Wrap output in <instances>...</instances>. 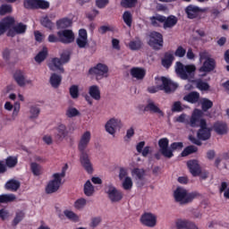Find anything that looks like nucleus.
Instances as JSON below:
<instances>
[{
    "label": "nucleus",
    "mask_w": 229,
    "mask_h": 229,
    "mask_svg": "<svg viewBox=\"0 0 229 229\" xmlns=\"http://www.w3.org/2000/svg\"><path fill=\"white\" fill-rule=\"evenodd\" d=\"M90 140H92V133L90 131H86L81 135L78 143V149L81 151V164L82 167H84L85 171L89 173V174H92L94 172L92 163H90V157H89V154L85 152L87 148H89V144H90Z\"/></svg>",
    "instance_id": "obj_1"
},
{
    "label": "nucleus",
    "mask_w": 229,
    "mask_h": 229,
    "mask_svg": "<svg viewBox=\"0 0 229 229\" xmlns=\"http://www.w3.org/2000/svg\"><path fill=\"white\" fill-rule=\"evenodd\" d=\"M157 86H151L148 88V92L150 94H155L158 92V90H165L166 94H169L171 92H174L176 89H178V84L175 82H173L171 80L162 77V78H156ZM161 83V85H160Z\"/></svg>",
    "instance_id": "obj_2"
},
{
    "label": "nucleus",
    "mask_w": 229,
    "mask_h": 229,
    "mask_svg": "<svg viewBox=\"0 0 229 229\" xmlns=\"http://www.w3.org/2000/svg\"><path fill=\"white\" fill-rule=\"evenodd\" d=\"M67 172V165L62 168L61 173H55L52 175V180L48 182L46 187L47 194H54L62 186V180L65 178V173Z\"/></svg>",
    "instance_id": "obj_3"
},
{
    "label": "nucleus",
    "mask_w": 229,
    "mask_h": 229,
    "mask_svg": "<svg viewBox=\"0 0 229 229\" xmlns=\"http://www.w3.org/2000/svg\"><path fill=\"white\" fill-rule=\"evenodd\" d=\"M199 196V193L193 191L191 193L187 192L182 187H177L174 191V198L177 203L180 205H187V203H191L192 200L196 199Z\"/></svg>",
    "instance_id": "obj_4"
},
{
    "label": "nucleus",
    "mask_w": 229,
    "mask_h": 229,
    "mask_svg": "<svg viewBox=\"0 0 229 229\" xmlns=\"http://www.w3.org/2000/svg\"><path fill=\"white\" fill-rule=\"evenodd\" d=\"M203 116V111L199 109H194L191 118L185 114L175 117L176 123H182L183 124H189L191 128H198L199 126V119Z\"/></svg>",
    "instance_id": "obj_5"
},
{
    "label": "nucleus",
    "mask_w": 229,
    "mask_h": 229,
    "mask_svg": "<svg viewBox=\"0 0 229 229\" xmlns=\"http://www.w3.org/2000/svg\"><path fill=\"white\" fill-rule=\"evenodd\" d=\"M199 127L200 129L199 130L197 133L198 139H196L194 136L190 135L189 136V140L192 142V144H196V146H201V140H208L210 139V129L207 128V121L205 119H199Z\"/></svg>",
    "instance_id": "obj_6"
},
{
    "label": "nucleus",
    "mask_w": 229,
    "mask_h": 229,
    "mask_svg": "<svg viewBox=\"0 0 229 229\" xmlns=\"http://www.w3.org/2000/svg\"><path fill=\"white\" fill-rule=\"evenodd\" d=\"M175 72L180 76L182 80H191L194 78L196 72V65L194 64H183L181 62H177L175 64Z\"/></svg>",
    "instance_id": "obj_7"
},
{
    "label": "nucleus",
    "mask_w": 229,
    "mask_h": 229,
    "mask_svg": "<svg viewBox=\"0 0 229 229\" xmlns=\"http://www.w3.org/2000/svg\"><path fill=\"white\" fill-rule=\"evenodd\" d=\"M71 60V53L69 51H64L61 54L60 58H53L48 63V67L50 71H60V72L64 73V67L62 66L64 64H67Z\"/></svg>",
    "instance_id": "obj_8"
},
{
    "label": "nucleus",
    "mask_w": 229,
    "mask_h": 229,
    "mask_svg": "<svg viewBox=\"0 0 229 229\" xmlns=\"http://www.w3.org/2000/svg\"><path fill=\"white\" fill-rule=\"evenodd\" d=\"M105 192L107 195L111 203H119L123 199V192L113 184H108L105 188Z\"/></svg>",
    "instance_id": "obj_9"
},
{
    "label": "nucleus",
    "mask_w": 229,
    "mask_h": 229,
    "mask_svg": "<svg viewBox=\"0 0 229 229\" xmlns=\"http://www.w3.org/2000/svg\"><path fill=\"white\" fill-rule=\"evenodd\" d=\"M89 74L96 77V80H103V78H108V66L104 64H98L95 67L90 68Z\"/></svg>",
    "instance_id": "obj_10"
},
{
    "label": "nucleus",
    "mask_w": 229,
    "mask_h": 229,
    "mask_svg": "<svg viewBox=\"0 0 229 229\" xmlns=\"http://www.w3.org/2000/svg\"><path fill=\"white\" fill-rule=\"evenodd\" d=\"M148 46L153 49L158 50L164 47V37L161 33L153 31L149 34Z\"/></svg>",
    "instance_id": "obj_11"
},
{
    "label": "nucleus",
    "mask_w": 229,
    "mask_h": 229,
    "mask_svg": "<svg viewBox=\"0 0 229 229\" xmlns=\"http://www.w3.org/2000/svg\"><path fill=\"white\" fill-rule=\"evenodd\" d=\"M123 122H121V119L113 117L106 122L105 128L107 133L110 135H115V131H117V130H121Z\"/></svg>",
    "instance_id": "obj_12"
},
{
    "label": "nucleus",
    "mask_w": 229,
    "mask_h": 229,
    "mask_svg": "<svg viewBox=\"0 0 229 229\" xmlns=\"http://www.w3.org/2000/svg\"><path fill=\"white\" fill-rule=\"evenodd\" d=\"M23 4L27 9L47 10L49 8V2L46 0H25Z\"/></svg>",
    "instance_id": "obj_13"
},
{
    "label": "nucleus",
    "mask_w": 229,
    "mask_h": 229,
    "mask_svg": "<svg viewBox=\"0 0 229 229\" xmlns=\"http://www.w3.org/2000/svg\"><path fill=\"white\" fill-rule=\"evenodd\" d=\"M159 151L165 158H173V150L169 148V140L162 138L158 140Z\"/></svg>",
    "instance_id": "obj_14"
},
{
    "label": "nucleus",
    "mask_w": 229,
    "mask_h": 229,
    "mask_svg": "<svg viewBox=\"0 0 229 229\" xmlns=\"http://www.w3.org/2000/svg\"><path fill=\"white\" fill-rule=\"evenodd\" d=\"M140 223L148 228L157 226V216L153 213L146 212L140 216Z\"/></svg>",
    "instance_id": "obj_15"
},
{
    "label": "nucleus",
    "mask_w": 229,
    "mask_h": 229,
    "mask_svg": "<svg viewBox=\"0 0 229 229\" xmlns=\"http://www.w3.org/2000/svg\"><path fill=\"white\" fill-rule=\"evenodd\" d=\"M13 78L19 87H26V85H31L33 83V81L26 78V74L22 71H16Z\"/></svg>",
    "instance_id": "obj_16"
},
{
    "label": "nucleus",
    "mask_w": 229,
    "mask_h": 229,
    "mask_svg": "<svg viewBox=\"0 0 229 229\" xmlns=\"http://www.w3.org/2000/svg\"><path fill=\"white\" fill-rule=\"evenodd\" d=\"M57 37L62 44H72L74 40V32L71 30H61L57 32Z\"/></svg>",
    "instance_id": "obj_17"
},
{
    "label": "nucleus",
    "mask_w": 229,
    "mask_h": 229,
    "mask_svg": "<svg viewBox=\"0 0 229 229\" xmlns=\"http://www.w3.org/2000/svg\"><path fill=\"white\" fill-rule=\"evenodd\" d=\"M76 44L81 49H85V47L89 46V38L85 29H81L79 30V36L76 39Z\"/></svg>",
    "instance_id": "obj_18"
},
{
    "label": "nucleus",
    "mask_w": 229,
    "mask_h": 229,
    "mask_svg": "<svg viewBox=\"0 0 229 229\" xmlns=\"http://www.w3.org/2000/svg\"><path fill=\"white\" fill-rule=\"evenodd\" d=\"M26 30H28V26L24 23H18L14 25L12 29H10L7 32V37H15V35H23L26 33Z\"/></svg>",
    "instance_id": "obj_19"
},
{
    "label": "nucleus",
    "mask_w": 229,
    "mask_h": 229,
    "mask_svg": "<svg viewBox=\"0 0 229 229\" xmlns=\"http://www.w3.org/2000/svg\"><path fill=\"white\" fill-rule=\"evenodd\" d=\"M15 24V19L12 16L4 18L0 21V37L6 32V30H10L12 25Z\"/></svg>",
    "instance_id": "obj_20"
},
{
    "label": "nucleus",
    "mask_w": 229,
    "mask_h": 229,
    "mask_svg": "<svg viewBox=\"0 0 229 229\" xmlns=\"http://www.w3.org/2000/svg\"><path fill=\"white\" fill-rule=\"evenodd\" d=\"M189 171L192 176H199L201 174V166L196 159H192L187 162Z\"/></svg>",
    "instance_id": "obj_21"
},
{
    "label": "nucleus",
    "mask_w": 229,
    "mask_h": 229,
    "mask_svg": "<svg viewBox=\"0 0 229 229\" xmlns=\"http://www.w3.org/2000/svg\"><path fill=\"white\" fill-rule=\"evenodd\" d=\"M175 226L177 229H199L196 224L185 219H178L175 222Z\"/></svg>",
    "instance_id": "obj_22"
},
{
    "label": "nucleus",
    "mask_w": 229,
    "mask_h": 229,
    "mask_svg": "<svg viewBox=\"0 0 229 229\" xmlns=\"http://www.w3.org/2000/svg\"><path fill=\"white\" fill-rule=\"evenodd\" d=\"M67 135H69V131H67L65 124L61 123L55 128V137L58 140H64Z\"/></svg>",
    "instance_id": "obj_23"
},
{
    "label": "nucleus",
    "mask_w": 229,
    "mask_h": 229,
    "mask_svg": "<svg viewBox=\"0 0 229 229\" xmlns=\"http://www.w3.org/2000/svg\"><path fill=\"white\" fill-rule=\"evenodd\" d=\"M216 69V60L214 58L208 59L199 68V72H212Z\"/></svg>",
    "instance_id": "obj_24"
},
{
    "label": "nucleus",
    "mask_w": 229,
    "mask_h": 229,
    "mask_svg": "<svg viewBox=\"0 0 229 229\" xmlns=\"http://www.w3.org/2000/svg\"><path fill=\"white\" fill-rule=\"evenodd\" d=\"M148 21H150V24L154 28H160L162 24H164V21H165V16L162 14H156L154 16H150L148 18Z\"/></svg>",
    "instance_id": "obj_25"
},
{
    "label": "nucleus",
    "mask_w": 229,
    "mask_h": 229,
    "mask_svg": "<svg viewBox=\"0 0 229 229\" xmlns=\"http://www.w3.org/2000/svg\"><path fill=\"white\" fill-rule=\"evenodd\" d=\"M178 24V18L174 15H170L168 17L165 16V21H163L164 30H171L174 28V25Z\"/></svg>",
    "instance_id": "obj_26"
},
{
    "label": "nucleus",
    "mask_w": 229,
    "mask_h": 229,
    "mask_svg": "<svg viewBox=\"0 0 229 229\" xmlns=\"http://www.w3.org/2000/svg\"><path fill=\"white\" fill-rule=\"evenodd\" d=\"M131 76L136 80H144L146 76V69L140 67H133L131 69Z\"/></svg>",
    "instance_id": "obj_27"
},
{
    "label": "nucleus",
    "mask_w": 229,
    "mask_h": 229,
    "mask_svg": "<svg viewBox=\"0 0 229 229\" xmlns=\"http://www.w3.org/2000/svg\"><path fill=\"white\" fill-rule=\"evenodd\" d=\"M145 112H151L152 114H158L159 115H164V112L160 110L158 105L155 104L153 101H148V105L144 108Z\"/></svg>",
    "instance_id": "obj_28"
},
{
    "label": "nucleus",
    "mask_w": 229,
    "mask_h": 229,
    "mask_svg": "<svg viewBox=\"0 0 229 229\" xmlns=\"http://www.w3.org/2000/svg\"><path fill=\"white\" fill-rule=\"evenodd\" d=\"M89 94L92 99L95 101H99L101 99V89H99V86L92 85L89 88Z\"/></svg>",
    "instance_id": "obj_29"
},
{
    "label": "nucleus",
    "mask_w": 229,
    "mask_h": 229,
    "mask_svg": "<svg viewBox=\"0 0 229 229\" xmlns=\"http://www.w3.org/2000/svg\"><path fill=\"white\" fill-rule=\"evenodd\" d=\"M213 129L218 135H225V133H228V126L223 122H216Z\"/></svg>",
    "instance_id": "obj_30"
},
{
    "label": "nucleus",
    "mask_w": 229,
    "mask_h": 229,
    "mask_svg": "<svg viewBox=\"0 0 229 229\" xmlns=\"http://www.w3.org/2000/svg\"><path fill=\"white\" fill-rule=\"evenodd\" d=\"M185 12L189 19H196L199 15V7L196 5H188Z\"/></svg>",
    "instance_id": "obj_31"
},
{
    "label": "nucleus",
    "mask_w": 229,
    "mask_h": 229,
    "mask_svg": "<svg viewBox=\"0 0 229 229\" xmlns=\"http://www.w3.org/2000/svg\"><path fill=\"white\" fill-rule=\"evenodd\" d=\"M83 191L85 196H88L89 198H90V196H94L96 190L94 189V185H92V182H90V180H88L84 183Z\"/></svg>",
    "instance_id": "obj_32"
},
{
    "label": "nucleus",
    "mask_w": 229,
    "mask_h": 229,
    "mask_svg": "<svg viewBox=\"0 0 229 229\" xmlns=\"http://www.w3.org/2000/svg\"><path fill=\"white\" fill-rule=\"evenodd\" d=\"M20 187L21 182L17 180H10L5 183V189L7 191H12L13 192L19 191Z\"/></svg>",
    "instance_id": "obj_33"
},
{
    "label": "nucleus",
    "mask_w": 229,
    "mask_h": 229,
    "mask_svg": "<svg viewBox=\"0 0 229 229\" xmlns=\"http://www.w3.org/2000/svg\"><path fill=\"white\" fill-rule=\"evenodd\" d=\"M183 100L188 103H198L199 101V93L193 91L183 97Z\"/></svg>",
    "instance_id": "obj_34"
},
{
    "label": "nucleus",
    "mask_w": 229,
    "mask_h": 229,
    "mask_svg": "<svg viewBox=\"0 0 229 229\" xmlns=\"http://www.w3.org/2000/svg\"><path fill=\"white\" fill-rule=\"evenodd\" d=\"M131 175L134 176L135 180L142 182L144 180V176H146V170L142 168H134L131 171Z\"/></svg>",
    "instance_id": "obj_35"
},
{
    "label": "nucleus",
    "mask_w": 229,
    "mask_h": 229,
    "mask_svg": "<svg viewBox=\"0 0 229 229\" xmlns=\"http://www.w3.org/2000/svg\"><path fill=\"white\" fill-rule=\"evenodd\" d=\"M174 61V55L173 54L166 53L164 59H162V65L163 67H165V69H169L170 66L173 65Z\"/></svg>",
    "instance_id": "obj_36"
},
{
    "label": "nucleus",
    "mask_w": 229,
    "mask_h": 229,
    "mask_svg": "<svg viewBox=\"0 0 229 229\" xmlns=\"http://www.w3.org/2000/svg\"><path fill=\"white\" fill-rule=\"evenodd\" d=\"M59 30H65V28H71L72 26V20L69 18H63L56 22Z\"/></svg>",
    "instance_id": "obj_37"
},
{
    "label": "nucleus",
    "mask_w": 229,
    "mask_h": 229,
    "mask_svg": "<svg viewBox=\"0 0 229 229\" xmlns=\"http://www.w3.org/2000/svg\"><path fill=\"white\" fill-rule=\"evenodd\" d=\"M49 81H50V85L54 89H58L60 87V83H62V76H60L56 73H53L50 76Z\"/></svg>",
    "instance_id": "obj_38"
},
{
    "label": "nucleus",
    "mask_w": 229,
    "mask_h": 229,
    "mask_svg": "<svg viewBox=\"0 0 229 229\" xmlns=\"http://www.w3.org/2000/svg\"><path fill=\"white\" fill-rule=\"evenodd\" d=\"M64 214L67 219L70 221H72V223H80V216L78 214L74 213V211L71 210H64Z\"/></svg>",
    "instance_id": "obj_39"
},
{
    "label": "nucleus",
    "mask_w": 229,
    "mask_h": 229,
    "mask_svg": "<svg viewBox=\"0 0 229 229\" xmlns=\"http://www.w3.org/2000/svg\"><path fill=\"white\" fill-rule=\"evenodd\" d=\"M47 56V47H43L42 51L38 52V54L35 56V61L38 64H42L46 60Z\"/></svg>",
    "instance_id": "obj_40"
},
{
    "label": "nucleus",
    "mask_w": 229,
    "mask_h": 229,
    "mask_svg": "<svg viewBox=\"0 0 229 229\" xmlns=\"http://www.w3.org/2000/svg\"><path fill=\"white\" fill-rule=\"evenodd\" d=\"M123 22L128 26V28H131V22L133 21V16L130 11H125L123 14Z\"/></svg>",
    "instance_id": "obj_41"
},
{
    "label": "nucleus",
    "mask_w": 229,
    "mask_h": 229,
    "mask_svg": "<svg viewBox=\"0 0 229 229\" xmlns=\"http://www.w3.org/2000/svg\"><path fill=\"white\" fill-rule=\"evenodd\" d=\"M122 187L123 191H131L133 189V181L131 177H125L122 182Z\"/></svg>",
    "instance_id": "obj_42"
},
{
    "label": "nucleus",
    "mask_w": 229,
    "mask_h": 229,
    "mask_svg": "<svg viewBox=\"0 0 229 229\" xmlns=\"http://www.w3.org/2000/svg\"><path fill=\"white\" fill-rule=\"evenodd\" d=\"M69 92L72 99H78L80 98V87L78 85H72Z\"/></svg>",
    "instance_id": "obj_43"
},
{
    "label": "nucleus",
    "mask_w": 229,
    "mask_h": 229,
    "mask_svg": "<svg viewBox=\"0 0 229 229\" xmlns=\"http://www.w3.org/2000/svg\"><path fill=\"white\" fill-rule=\"evenodd\" d=\"M65 115L66 117L72 119V117H78V115H81V114L76 107L70 106L66 109Z\"/></svg>",
    "instance_id": "obj_44"
},
{
    "label": "nucleus",
    "mask_w": 229,
    "mask_h": 229,
    "mask_svg": "<svg viewBox=\"0 0 229 229\" xmlns=\"http://www.w3.org/2000/svg\"><path fill=\"white\" fill-rule=\"evenodd\" d=\"M139 0H122L120 4L123 8H135Z\"/></svg>",
    "instance_id": "obj_45"
},
{
    "label": "nucleus",
    "mask_w": 229,
    "mask_h": 229,
    "mask_svg": "<svg viewBox=\"0 0 229 229\" xmlns=\"http://www.w3.org/2000/svg\"><path fill=\"white\" fill-rule=\"evenodd\" d=\"M21 112V103L15 102L13 104V113L11 116V121H15L17 117H19V114Z\"/></svg>",
    "instance_id": "obj_46"
},
{
    "label": "nucleus",
    "mask_w": 229,
    "mask_h": 229,
    "mask_svg": "<svg viewBox=\"0 0 229 229\" xmlns=\"http://www.w3.org/2000/svg\"><path fill=\"white\" fill-rule=\"evenodd\" d=\"M86 206L87 199L83 198L78 199L73 204V207L74 208H76V210H83V208H85Z\"/></svg>",
    "instance_id": "obj_47"
},
{
    "label": "nucleus",
    "mask_w": 229,
    "mask_h": 229,
    "mask_svg": "<svg viewBox=\"0 0 229 229\" xmlns=\"http://www.w3.org/2000/svg\"><path fill=\"white\" fill-rule=\"evenodd\" d=\"M198 151V147L196 146H188L182 152V157H189V155H192V153H196Z\"/></svg>",
    "instance_id": "obj_48"
},
{
    "label": "nucleus",
    "mask_w": 229,
    "mask_h": 229,
    "mask_svg": "<svg viewBox=\"0 0 229 229\" xmlns=\"http://www.w3.org/2000/svg\"><path fill=\"white\" fill-rule=\"evenodd\" d=\"M12 201H15V196L13 194L0 195V203H10Z\"/></svg>",
    "instance_id": "obj_49"
},
{
    "label": "nucleus",
    "mask_w": 229,
    "mask_h": 229,
    "mask_svg": "<svg viewBox=\"0 0 229 229\" xmlns=\"http://www.w3.org/2000/svg\"><path fill=\"white\" fill-rule=\"evenodd\" d=\"M13 8L11 4H4L0 6V15H6V13H12Z\"/></svg>",
    "instance_id": "obj_50"
},
{
    "label": "nucleus",
    "mask_w": 229,
    "mask_h": 229,
    "mask_svg": "<svg viewBox=\"0 0 229 229\" xmlns=\"http://www.w3.org/2000/svg\"><path fill=\"white\" fill-rule=\"evenodd\" d=\"M30 119H37V117H38V115L40 114V107L37 106H30Z\"/></svg>",
    "instance_id": "obj_51"
},
{
    "label": "nucleus",
    "mask_w": 229,
    "mask_h": 229,
    "mask_svg": "<svg viewBox=\"0 0 229 229\" xmlns=\"http://www.w3.org/2000/svg\"><path fill=\"white\" fill-rule=\"evenodd\" d=\"M129 47L130 49H131V51H137L138 49H140V47H142V42L140 39L131 41L129 43Z\"/></svg>",
    "instance_id": "obj_52"
},
{
    "label": "nucleus",
    "mask_w": 229,
    "mask_h": 229,
    "mask_svg": "<svg viewBox=\"0 0 229 229\" xmlns=\"http://www.w3.org/2000/svg\"><path fill=\"white\" fill-rule=\"evenodd\" d=\"M201 106H202V110L204 112H207V110H209V108H212V106H214V103L208 100V98H203L201 101Z\"/></svg>",
    "instance_id": "obj_53"
},
{
    "label": "nucleus",
    "mask_w": 229,
    "mask_h": 229,
    "mask_svg": "<svg viewBox=\"0 0 229 229\" xmlns=\"http://www.w3.org/2000/svg\"><path fill=\"white\" fill-rule=\"evenodd\" d=\"M30 169L35 176H40V171H42V166L37 163L30 164Z\"/></svg>",
    "instance_id": "obj_54"
},
{
    "label": "nucleus",
    "mask_w": 229,
    "mask_h": 229,
    "mask_svg": "<svg viewBox=\"0 0 229 229\" xmlns=\"http://www.w3.org/2000/svg\"><path fill=\"white\" fill-rule=\"evenodd\" d=\"M101 221H103L101 216L92 217L89 223V228H98V225H101Z\"/></svg>",
    "instance_id": "obj_55"
},
{
    "label": "nucleus",
    "mask_w": 229,
    "mask_h": 229,
    "mask_svg": "<svg viewBox=\"0 0 229 229\" xmlns=\"http://www.w3.org/2000/svg\"><path fill=\"white\" fill-rule=\"evenodd\" d=\"M22 219H24V212L22 211L16 212V216L13 221V226H17V225L20 224L21 221H22Z\"/></svg>",
    "instance_id": "obj_56"
},
{
    "label": "nucleus",
    "mask_w": 229,
    "mask_h": 229,
    "mask_svg": "<svg viewBox=\"0 0 229 229\" xmlns=\"http://www.w3.org/2000/svg\"><path fill=\"white\" fill-rule=\"evenodd\" d=\"M185 55H187V50L182 46H179L174 52V56H177L178 58H183Z\"/></svg>",
    "instance_id": "obj_57"
},
{
    "label": "nucleus",
    "mask_w": 229,
    "mask_h": 229,
    "mask_svg": "<svg viewBox=\"0 0 229 229\" xmlns=\"http://www.w3.org/2000/svg\"><path fill=\"white\" fill-rule=\"evenodd\" d=\"M196 87L197 89H199V90H208V89H210V86H208V83L203 81H197Z\"/></svg>",
    "instance_id": "obj_58"
},
{
    "label": "nucleus",
    "mask_w": 229,
    "mask_h": 229,
    "mask_svg": "<svg viewBox=\"0 0 229 229\" xmlns=\"http://www.w3.org/2000/svg\"><path fill=\"white\" fill-rule=\"evenodd\" d=\"M7 167H15L17 165V157H8L5 160Z\"/></svg>",
    "instance_id": "obj_59"
},
{
    "label": "nucleus",
    "mask_w": 229,
    "mask_h": 229,
    "mask_svg": "<svg viewBox=\"0 0 229 229\" xmlns=\"http://www.w3.org/2000/svg\"><path fill=\"white\" fill-rule=\"evenodd\" d=\"M41 24L45 28H48V30H53V22H51L49 18H47V17H43L41 19Z\"/></svg>",
    "instance_id": "obj_60"
},
{
    "label": "nucleus",
    "mask_w": 229,
    "mask_h": 229,
    "mask_svg": "<svg viewBox=\"0 0 229 229\" xmlns=\"http://www.w3.org/2000/svg\"><path fill=\"white\" fill-rule=\"evenodd\" d=\"M199 64H202L203 60L207 62V60H210L212 58L210 57V54H208V52L207 51L200 52L199 54Z\"/></svg>",
    "instance_id": "obj_61"
},
{
    "label": "nucleus",
    "mask_w": 229,
    "mask_h": 229,
    "mask_svg": "<svg viewBox=\"0 0 229 229\" xmlns=\"http://www.w3.org/2000/svg\"><path fill=\"white\" fill-rule=\"evenodd\" d=\"M126 177H128V169L121 167L118 175L119 180H124Z\"/></svg>",
    "instance_id": "obj_62"
},
{
    "label": "nucleus",
    "mask_w": 229,
    "mask_h": 229,
    "mask_svg": "<svg viewBox=\"0 0 229 229\" xmlns=\"http://www.w3.org/2000/svg\"><path fill=\"white\" fill-rule=\"evenodd\" d=\"M110 3V0H96V6L98 8L103 9Z\"/></svg>",
    "instance_id": "obj_63"
},
{
    "label": "nucleus",
    "mask_w": 229,
    "mask_h": 229,
    "mask_svg": "<svg viewBox=\"0 0 229 229\" xmlns=\"http://www.w3.org/2000/svg\"><path fill=\"white\" fill-rule=\"evenodd\" d=\"M182 103L180 101L174 102L172 106V112H182Z\"/></svg>",
    "instance_id": "obj_64"
}]
</instances>
